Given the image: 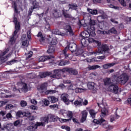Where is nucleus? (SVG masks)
Masks as SVG:
<instances>
[{"label": "nucleus", "mask_w": 131, "mask_h": 131, "mask_svg": "<svg viewBox=\"0 0 131 131\" xmlns=\"http://www.w3.org/2000/svg\"><path fill=\"white\" fill-rule=\"evenodd\" d=\"M94 41V43L96 44L99 53H104V54H106V53H107V54H110V52L108 51H110V49H109V47H108L107 45H102L101 41L96 40Z\"/></svg>", "instance_id": "f257e3e1"}, {"label": "nucleus", "mask_w": 131, "mask_h": 131, "mask_svg": "<svg viewBox=\"0 0 131 131\" xmlns=\"http://www.w3.org/2000/svg\"><path fill=\"white\" fill-rule=\"evenodd\" d=\"M71 51L72 53H74L77 51V45L75 43H70L68 45L65 49L62 51V54L64 55L66 58L68 57V53H67V51Z\"/></svg>", "instance_id": "f03ea898"}, {"label": "nucleus", "mask_w": 131, "mask_h": 131, "mask_svg": "<svg viewBox=\"0 0 131 131\" xmlns=\"http://www.w3.org/2000/svg\"><path fill=\"white\" fill-rule=\"evenodd\" d=\"M129 77L127 74L124 73L122 74L121 76L118 77L115 79L116 83H120V84H125L127 81L128 80Z\"/></svg>", "instance_id": "7ed1b4c3"}, {"label": "nucleus", "mask_w": 131, "mask_h": 131, "mask_svg": "<svg viewBox=\"0 0 131 131\" xmlns=\"http://www.w3.org/2000/svg\"><path fill=\"white\" fill-rule=\"evenodd\" d=\"M92 123H94V125L99 124V125L102 127H104V128H109V125H108V123L107 121H106V120H105V119H100V120H98L94 119L92 121Z\"/></svg>", "instance_id": "20e7f679"}, {"label": "nucleus", "mask_w": 131, "mask_h": 131, "mask_svg": "<svg viewBox=\"0 0 131 131\" xmlns=\"http://www.w3.org/2000/svg\"><path fill=\"white\" fill-rule=\"evenodd\" d=\"M91 32H92V31L88 29L87 31L82 32L80 34V36L82 38H86V39H88V38H89L90 36H96V33L94 32V35H92Z\"/></svg>", "instance_id": "39448f33"}, {"label": "nucleus", "mask_w": 131, "mask_h": 131, "mask_svg": "<svg viewBox=\"0 0 131 131\" xmlns=\"http://www.w3.org/2000/svg\"><path fill=\"white\" fill-rule=\"evenodd\" d=\"M63 72H68L71 75H77L78 71L73 68H67L62 69Z\"/></svg>", "instance_id": "423d86ee"}, {"label": "nucleus", "mask_w": 131, "mask_h": 131, "mask_svg": "<svg viewBox=\"0 0 131 131\" xmlns=\"http://www.w3.org/2000/svg\"><path fill=\"white\" fill-rule=\"evenodd\" d=\"M119 89L118 86L114 84H111L108 86V91L111 93H114L115 95H117V94H118Z\"/></svg>", "instance_id": "0eeeda50"}, {"label": "nucleus", "mask_w": 131, "mask_h": 131, "mask_svg": "<svg viewBox=\"0 0 131 131\" xmlns=\"http://www.w3.org/2000/svg\"><path fill=\"white\" fill-rule=\"evenodd\" d=\"M95 25H96V20L94 19H90V27L88 29L92 31V32H91L92 35H95V30H96V28H95Z\"/></svg>", "instance_id": "6e6552de"}, {"label": "nucleus", "mask_w": 131, "mask_h": 131, "mask_svg": "<svg viewBox=\"0 0 131 131\" xmlns=\"http://www.w3.org/2000/svg\"><path fill=\"white\" fill-rule=\"evenodd\" d=\"M62 73V71L59 70H54L53 75L51 76L52 78H56V79H59L61 77V74Z\"/></svg>", "instance_id": "1a4fd4ad"}, {"label": "nucleus", "mask_w": 131, "mask_h": 131, "mask_svg": "<svg viewBox=\"0 0 131 131\" xmlns=\"http://www.w3.org/2000/svg\"><path fill=\"white\" fill-rule=\"evenodd\" d=\"M68 94L66 93L62 94L60 96V99L61 101L64 102L66 105H69L70 103V101L68 98Z\"/></svg>", "instance_id": "9d476101"}, {"label": "nucleus", "mask_w": 131, "mask_h": 131, "mask_svg": "<svg viewBox=\"0 0 131 131\" xmlns=\"http://www.w3.org/2000/svg\"><path fill=\"white\" fill-rule=\"evenodd\" d=\"M54 58H55V57L53 55L41 56L39 58V61L45 62L47 60H51V61H54Z\"/></svg>", "instance_id": "9b49d317"}, {"label": "nucleus", "mask_w": 131, "mask_h": 131, "mask_svg": "<svg viewBox=\"0 0 131 131\" xmlns=\"http://www.w3.org/2000/svg\"><path fill=\"white\" fill-rule=\"evenodd\" d=\"M14 126L13 125L7 124L3 125V127H2L0 131H11L13 130Z\"/></svg>", "instance_id": "f8f14e48"}, {"label": "nucleus", "mask_w": 131, "mask_h": 131, "mask_svg": "<svg viewBox=\"0 0 131 131\" xmlns=\"http://www.w3.org/2000/svg\"><path fill=\"white\" fill-rule=\"evenodd\" d=\"M41 124H42V123H39V122H37L36 124H35L33 125H30V126H28L27 127V129H28V130H30V131H35L37 128L38 126H40V125H41Z\"/></svg>", "instance_id": "ddd939ff"}, {"label": "nucleus", "mask_w": 131, "mask_h": 131, "mask_svg": "<svg viewBox=\"0 0 131 131\" xmlns=\"http://www.w3.org/2000/svg\"><path fill=\"white\" fill-rule=\"evenodd\" d=\"M65 30L67 31V32H69L70 35L71 36H73L74 35V32H73V30H72V28H71V26L69 25H67L64 27Z\"/></svg>", "instance_id": "4468645a"}, {"label": "nucleus", "mask_w": 131, "mask_h": 131, "mask_svg": "<svg viewBox=\"0 0 131 131\" xmlns=\"http://www.w3.org/2000/svg\"><path fill=\"white\" fill-rule=\"evenodd\" d=\"M81 114L82 117L80 120V122L82 123L86 120V117H88V112H86L85 110L81 112Z\"/></svg>", "instance_id": "2eb2a0df"}, {"label": "nucleus", "mask_w": 131, "mask_h": 131, "mask_svg": "<svg viewBox=\"0 0 131 131\" xmlns=\"http://www.w3.org/2000/svg\"><path fill=\"white\" fill-rule=\"evenodd\" d=\"M62 15L64 18H68V19H72V20H75V18L71 14H69L68 13H67V10H62Z\"/></svg>", "instance_id": "dca6fc26"}, {"label": "nucleus", "mask_w": 131, "mask_h": 131, "mask_svg": "<svg viewBox=\"0 0 131 131\" xmlns=\"http://www.w3.org/2000/svg\"><path fill=\"white\" fill-rule=\"evenodd\" d=\"M53 14L55 18H60V17H62V13L60 10L55 9L53 10Z\"/></svg>", "instance_id": "f3484780"}, {"label": "nucleus", "mask_w": 131, "mask_h": 131, "mask_svg": "<svg viewBox=\"0 0 131 131\" xmlns=\"http://www.w3.org/2000/svg\"><path fill=\"white\" fill-rule=\"evenodd\" d=\"M49 121L50 122H52V121H57L59 118L58 117L55 116V115L49 114L48 115Z\"/></svg>", "instance_id": "a211bd4d"}, {"label": "nucleus", "mask_w": 131, "mask_h": 131, "mask_svg": "<svg viewBox=\"0 0 131 131\" xmlns=\"http://www.w3.org/2000/svg\"><path fill=\"white\" fill-rule=\"evenodd\" d=\"M52 33L53 34H57L58 35H61V36H65L66 35V33H62L58 29H53L52 30Z\"/></svg>", "instance_id": "6ab92c4d"}, {"label": "nucleus", "mask_w": 131, "mask_h": 131, "mask_svg": "<svg viewBox=\"0 0 131 131\" xmlns=\"http://www.w3.org/2000/svg\"><path fill=\"white\" fill-rule=\"evenodd\" d=\"M52 73L49 72H41L39 74V76L40 78H46L47 76H50V75H52Z\"/></svg>", "instance_id": "aec40b11"}, {"label": "nucleus", "mask_w": 131, "mask_h": 131, "mask_svg": "<svg viewBox=\"0 0 131 131\" xmlns=\"http://www.w3.org/2000/svg\"><path fill=\"white\" fill-rule=\"evenodd\" d=\"M81 48H85L88 47V39L84 38H81Z\"/></svg>", "instance_id": "412c9836"}, {"label": "nucleus", "mask_w": 131, "mask_h": 131, "mask_svg": "<svg viewBox=\"0 0 131 131\" xmlns=\"http://www.w3.org/2000/svg\"><path fill=\"white\" fill-rule=\"evenodd\" d=\"M48 88V83H43L40 86V90L42 91V93H46L47 89Z\"/></svg>", "instance_id": "4be33fe9"}, {"label": "nucleus", "mask_w": 131, "mask_h": 131, "mask_svg": "<svg viewBox=\"0 0 131 131\" xmlns=\"http://www.w3.org/2000/svg\"><path fill=\"white\" fill-rule=\"evenodd\" d=\"M56 51V49L55 47L53 46H51L48 48V50H47L48 54H54Z\"/></svg>", "instance_id": "5701e85b"}, {"label": "nucleus", "mask_w": 131, "mask_h": 131, "mask_svg": "<svg viewBox=\"0 0 131 131\" xmlns=\"http://www.w3.org/2000/svg\"><path fill=\"white\" fill-rule=\"evenodd\" d=\"M116 63L112 62L111 63H106L105 64H103L102 66V67L103 69H108V68H110V67H113L114 65H116Z\"/></svg>", "instance_id": "b1692460"}, {"label": "nucleus", "mask_w": 131, "mask_h": 131, "mask_svg": "<svg viewBox=\"0 0 131 131\" xmlns=\"http://www.w3.org/2000/svg\"><path fill=\"white\" fill-rule=\"evenodd\" d=\"M48 100L50 101V103H54L58 102V99L55 96H50L48 97Z\"/></svg>", "instance_id": "393cba45"}, {"label": "nucleus", "mask_w": 131, "mask_h": 131, "mask_svg": "<svg viewBox=\"0 0 131 131\" xmlns=\"http://www.w3.org/2000/svg\"><path fill=\"white\" fill-rule=\"evenodd\" d=\"M69 6L70 7L69 9H71L72 10H75V11H76V10H77L78 8V5L75 3L70 4Z\"/></svg>", "instance_id": "a878e982"}, {"label": "nucleus", "mask_w": 131, "mask_h": 131, "mask_svg": "<svg viewBox=\"0 0 131 131\" xmlns=\"http://www.w3.org/2000/svg\"><path fill=\"white\" fill-rule=\"evenodd\" d=\"M103 82L104 85H109L112 84V82H111V78H106L103 79Z\"/></svg>", "instance_id": "bb28decb"}, {"label": "nucleus", "mask_w": 131, "mask_h": 131, "mask_svg": "<svg viewBox=\"0 0 131 131\" xmlns=\"http://www.w3.org/2000/svg\"><path fill=\"white\" fill-rule=\"evenodd\" d=\"M89 112L90 114V117H92L94 119L96 117V114H97V112L95 111L94 110L91 109L89 111Z\"/></svg>", "instance_id": "cd10ccee"}, {"label": "nucleus", "mask_w": 131, "mask_h": 131, "mask_svg": "<svg viewBox=\"0 0 131 131\" xmlns=\"http://www.w3.org/2000/svg\"><path fill=\"white\" fill-rule=\"evenodd\" d=\"M106 19V15H99L97 17V21L98 23H102L104 21V19Z\"/></svg>", "instance_id": "c85d7f7f"}, {"label": "nucleus", "mask_w": 131, "mask_h": 131, "mask_svg": "<svg viewBox=\"0 0 131 131\" xmlns=\"http://www.w3.org/2000/svg\"><path fill=\"white\" fill-rule=\"evenodd\" d=\"M100 66L95 65V66H89L88 68H86V70H95V69H98V68H100Z\"/></svg>", "instance_id": "c756f323"}, {"label": "nucleus", "mask_w": 131, "mask_h": 131, "mask_svg": "<svg viewBox=\"0 0 131 131\" xmlns=\"http://www.w3.org/2000/svg\"><path fill=\"white\" fill-rule=\"evenodd\" d=\"M108 109L106 107H103L101 110V115L102 116H107L108 115Z\"/></svg>", "instance_id": "7c9ffc66"}, {"label": "nucleus", "mask_w": 131, "mask_h": 131, "mask_svg": "<svg viewBox=\"0 0 131 131\" xmlns=\"http://www.w3.org/2000/svg\"><path fill=\"white\" fill-rule=\"evenodd\" d=\"M39 3L36 1L33 2V6H32L31 8L34 10V9H37L39 8Z\"/></svg>", "instance_id": "2f4dec72"}, {"label": "nucleus", "mask_w": 131, "mask_h": 131, "mask_svg": "<svg viewBox=\"0 0 131 131\" xmlns=\"http://www.w3.org/2000/svg\"><path fill=\"white\" fill-rule=\"evenodd\" d=\"M20 23H18L17 24H15V30L14 32V34H17L18 33V31L20 30Z\"/></svg>", "instance_id": "473e14b6"}, {"label": "nucleus", "mask_w": 131, "mask_h": 131, "mask_svg": "<svg viewBox=\"0 0 131 131\" xmlns=\"http://www.w3.org/2000/svg\"><path fill=\"white\" fill-rule=\"evenodd\" d=\"M87 11H88L92 15H97L98 14V10H97V9H91L88 8Z\"/></svg>", "instance_id": "72a5a7b5"}, {"label": "nucleus", "mask_w": 131, "mask_h": 131, "mask_svg": "<svg viewBox=\"0 0 131 131\" xmlns=\"http://www.w3.org/2000/svg\"><path fill=\"white\" fill-rule=\"evenodd\" d=\"M95 83L93 82H89L88 83V88L89 90H94L95 89Z\"/></svg>", "instance_id": "f704fd0d"}, {"label": "nucleus", "mask_w": 131, "mask_h": 131, "mask_svg": "<svg viewBox=\"0 0 131 131\" xmlns=\"http://www.w3.org/2000/svg\"><path fill=\"white\" fill-rule=\"evenodd\" d=\"M69 64V61L68 60H60L58 65L59 66H65V65H68Z\"/></svg>", "instance_id": "c9c22d12"}, {"label": "nucleus", "mask_w": 131, "mask_h": 131, "mask_svg": "<svg viewBox=\"0 0 131 131\" xmlns=\"http://www.w3.org/2000/svg\"><path fill=\"white\" fill-rule=\"evenodd\" d=\"M83 49H84V48H81V46L77 48V54L78 55H81L82 54H83Z\"/></svg>", "instance_id": "e433bc0d"}, {"label": "nucleus", "mask_w": 131, "mask_h": 131, "mask_svg": "<svg viewBox=\"0 0 131 131\" xmlns=\"http://www.w3.org/2000/svg\"><path fill=\"white\" fill-rule=\"evenodd\" d=\"M16 35V34H15V33H14L13 34H12V36L11 37L9 40L10 42V45H13L14 43L15 42V35Z\"/></svg>", "instance_id": "4c0bfd02"}, {"label": "nucleus", "mask_w": 131, "mask_h": 131, "mask_svg": "<svg viewBox=\"0 0 131 131\" xmlns=\"http://www.w3.org/2000/svg\"><path fill=\"white\" fill-rule=\"evenodd\" d=\"M24 114H25L24 113L21 112V111H18L16 113V117H24Z\"/></svg>", "instance_id": "58836bf2"}, {"label": "nucleus", "mask_w": 131, "mask_h": 131, "mask_svg": "<svg viewBox=\"0 0 131 131\" xmlns=\"http://www.w3.org/2000/svg\"><path fill=\"white\" fill-rule=\"evenodd\" d=\"M108 32V33H112L113 34H117V30H116L114 27L109 30Z\"/></svg>", "instance_id": "ea45409f"}, {"label": "nucleus", "mask_w": 131, "mask_h": 131, "mask_svg": "<svg viewBox=\"0 0 131 131\" xmlns=\"http://www.w3.org/2000/svg\"><path fill=\"white\" fill-rule=\"evenodd\" d=\"M41 121H42V123H49V117H43L41 119Z\"/></svg>", "instance_id": "a19ab883"}, {"label": "nucleus", "mask_w": 131, "mask_h": 131, "mask_svg": "<svg viewBox=\"0 0 131 131\" xmlns=\"http://www.w3.org/2000/svg\"><path fill=\"white\" fill-rule=\"evenodd\" d=\"M83 101V99H81L80 101L76 100L74 102V105L75 106H82V103Z\"/></svg>", "instance_id": "79ce46f5"}, {"label": "nucleus", "mask_w": 131, "mask_h": 131, "mask_svg": "<svg viewBox=\"0 0 131 131\" xmlns=\"http://www.w3.org/2000/svg\"><path fill=\"white\" fill-rule=\"evenodd\" d=\"M25 55L26 56V59H29L32 57V55H33V52L32 51H30L28 53H26Z\"/></svg>", "instance_id": "37998d69"}, {"label": "nucleus", "mask_w": 131, "mask_h": 131, "mask_svg": "<svg viewBox=\"0 0 131 131\" xmlns=\"http://www.w3.org/2000/svg\"><path fill=\"white\" fill-rule=\"evenodd\" d=\"M32 12H33V9L31 7L28 11V19H30V17L31 15H32Z\"/></svg>", "instance_id": "c03bdc74"}, {"label": "nucleus", "mask_w": 131, "mask_h": 131, "mask_svg": "<svg viewBox=\"0 0 131 131\" xmlns=\"http://www.w3.org/2000/svg\"><path fill=\"white\" fill-rule=\"evenodd\" d=\"M13 108H16V105H13V104H7L6 106V109H13Z\"/></svg>", "instance_id": "a18cd8bd"}, {"label": "nucleus", "mask_w": 131, "mask_h": 131, "mask_svg": "<svg viewBox=\"0 0 131 131\" xmlns=\"http://www.w3.org/2000/svg\"><path fill=\"white\" fill-rule=\"evenodd\" d=\"M57 93V91L56 90H47L45 93V94H56Z\"/></svg>", "instance_id": "49530a36"}, {"label": "nucleus", "mask_w": 131, "mask_h": 131, "mask_svg": "<svg viewBox=\"0 0 131 131\" xmlns=\"http://www.w3.org/2000/svg\"><path fill=\"white\" fill-rule=\"evenodd\" d=\"M17 62H18L17 60L13 59L11 61H8L7 64L8 65H12V64H14V63H17Z\"/></svg>", "instance_id": "de8ad7c7"}, {"label": "nucleus", "mask_w": 131, "mask_h": 131, "mask_svg": "<svg viewBox=\"0 0 131 131\" xmlns=\"http://www.w3.org/2000/svg\"><path fill=\"white\" fill-rule=\"evenodd\" d=\"M20 106L21 107H25V106H27V102L24 100H21L20 101Z\"/></svg>", "instance_id": "09e8293b"}, {"label": "nucleus", "mask_w": 131, "mask_h": 131, "mask_svg": "<svg viewBox=\"0 0 131 131\" xmlns=\"http://www.w3.org/2000/svg\"><path fill=\"white\" fill-rule=\"evenodd\" d=\"M50 108L51 109H53L54 110H57L58 109V104H54V105H51L49 106Z\"/></svg>", "instance_id": "8fccbe9b"}, {"label": "nucleus", "mask_w": 131, "mask_h": 131, "mask_svg": "<svg viewBox=\"0 0 131 131\" xmlns=\"http://www.w3.org/2000/svg\"><path fill=\"white\" fill-rule=\"evenodd\" d=\"M50 45H51V46H56V45H57V39H53L50 42Z\"/></svg>", "instance_id": "3c124183"}, {"label": "nucleus", "mask_w": 131, "mask_h": 131, "mask_svg": "<svg viewBox=\"0 0 131 131\" xmlns=\"http://www.w3.org/2000/svg\"><path fill=\"white\" fill-rule=\"evenodd\" d=\"M87 41H88L89 43H92V42H94V43H95L96 40L94 39L93 38H89L87 39Z\"/></svg>", "instance_id": "603ef678"}, {"label": "nucleus", "mask_w": 131, "mask_h": 131, "mask_svg": "<svg viewBox=\"0 0 131 131\" xmlns=\"http://www.w3.org/2000/svg\"><path fill=\"white\" fill-rule=\"evenodd\" d=\"M75 93L77 94H78L79 93H82V91H83V89H80V88H76L75 89Z\"/></svg>", "instance_id": "864d4df0"}, {"label": "nucleus", "mask_w": 131, "mask_h": 131, "mask_svg": "<svg viewBox=\"0 0 131 131\" xmlns=\"http://www.w3.org/2000/svg\"><path fill=\"white\" fill-rule=\"evenodd\" d=\"M108 6L110 7V8H112V9H115V10H118V9H119V7L115 6L112 4L109 5Z\"/></svg>", "instance_id": "5fc2aeb1"}, {"label": "nucleus", "mask_w": 131, "mask_h": 131, "mask_svg": "<svg viewBox=\"0 0 131 131\" xmlns=\"http://www.w3.org/2000/svg\"><path fill=\"white\" fill-rule=\"evenodd\" d=\"M28 40H25V41H23V42H22V46H26V47H28Z\"/></svg>", "instance_id": "6e6d98bb"}, {"label": "nucleus", "mask_w": 131, "mask_h": 131, "mask_svg": "<svg viewBox=\"0 0 131 131\" xmlns=\"http://www.w3.org/2000/svg\"><path fill=\"white\" fill-rule=\"evenodd\" d=\"M67 116H69L70 118L72 119V117H73V114L72 113V112L69 111Z\"/></svg>", "instance_id": "4d7b16f0"}, {"label": "nucleus", "mask_w": 131, "mask_h": 131, "mask_svg": "<svg viewBox=\"0 0 131 131\" xmlns=\"http://www.w3.org/2000/svg\"><path fill=\"white\" fill-rule=\"evenodd\" d=\"M50 100H47V99H44V105H45V106H48V105H50Z\"/></svg>", "instance_id": "13d9d810"}, {"label": "nucleus", "mask_w": 131, "mask_h": 131, "mask_svg": "<svg viewBox=\"0 0 131 131\" xmlns=\"http://www.w3.org/2000/svg\"><path fill=\"white\" fill-rule=\"evenodd\" d=\"M104 53H101L100 52H99V49L98 50V51H94L92 52L93 55H95V56L96 55H98V54H103Z\"/></svg>", "instance_id": "bf43d9fd"}, {"label": "nucleus", "mask_w": 131, "mask_h": 131, "mask_svg": "<svg viewBox=\"0 0 131 131\" xmlns=\"http://www.w3.org/2000/svg\"><path fill=\"white\" fill-rule=\"evenodd\" d=\"M45 29H46V30H50V24L49 23H48L47 24H46Z\"/></svg>", "instance_id": "052dcab7"}, {"label": "nucleus", "mask_w": 131, "mask_h": 131, "mask_svg": "<svg viewBox=\"0 0 131 131\" xmlns=\"http://www.w3.org/2000/svg\"><path fill=\"white\" fill-rule=\"evenodd\" d=\"M40 43H42V42H45V41L46 40V38L45 37H41L40 39H39Z\"/></svg>", "instance_id": "680f3d73"}, {"label": "nucleus", "mask_w": 131, "mask_h": 131, "mask_svg": "<svg viewBox=\"0 0 131 131\" xmlns=\"http://www.w3.org/2000/svg\"><path fill=\"white\" fill-rule=\"evenodd\" d=\"M20 124V120H17L16 121L14 122V126H17Z\"/></svg>", "instance_id": "e2e57ef3"}, {"label": "nucleus", "mask_w": 131, "mask_h": 131, "mask_svg": "<svg viewBox=\"0 0 131 131\" xmlns=\"http://www.w3.org/2000/svg\"><path fill=\"white\" fill-rule=\"evenodd\" d=\"M0 115H1L3 118H6V117H5L6 116V112L1 111L0 112Z\"/></svg>", "instance_id": "0e129e2a"}, {"label": "nucleus", "mask_w": 131, "mask_h": 131, "mask_svg": "<svg viewBox=\"0 0 131 131\" xmlns=\"http://www.w3.org/2000/svg\"><path fill=\"white\" fill-rule=\"evenodd\" d=\"M6 116L8 119H9V118H12V117H13L11 113H8Z\"/></svg>", "instance_id": "69168bd1"}, {"label": "nucleus", "mask_w": 131, "mask_h": 131, "mask_svg": "<svg viewBox=\"0 0 131 131\" xmlns=\"http://www.w3.org/2000/svg\"><path fill=\"white\" fill-rule=\"evenodd\" d=\"M22 89L24 90L25 92H27V84H25V85L23 86Z\"/></svg>", "instance_id": "338daca9"}, {"label": "nucleus", "mask_w": 131, "mask_h": 131, "mask_svg": "<svg viewBox=\"0 0 131 131\" xmlns=\"http://www.w3.org/2000/svg\"><path fill=\"white\" fill-rule=\"evenodd\" d=\"M30 108L32 109V110H37V106L35 105H31Z\"/></svg>", "instance_id": "774afa93"}]
</instances>
